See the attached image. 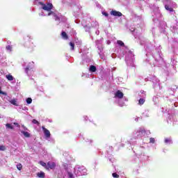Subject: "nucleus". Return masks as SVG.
Returning <instances> with one entry per match:
<instances>
[{
	"mask_svg": "<svg viewBox=\"0 0 178 178\" xmlns=\"http://www.w3.org/2000/svg\"><path fill=\"white\" fill-rule=\"evenodd\" d=\"M40 4L42 6V9H43V10H47V12H51L54 8V5H52L51 3H47V4H44V3L40 2Z\"/></svg>",
	"mask_w": 178,
	"mask_h": 178,
	"instance_id": "obj_1",
	"label": "nucleus"
},
{
	"mask_svg": "<svg viewBox=\"0 0 178 178\" xmlns=\"http://www.w3.org/2000/svg\"><path fill=\"white\" fill-rule=\"evenodd\" d=\"M165 2L167 4L165 5V9L166 10H168L169 12H173V8L171 7H169V5L172 3V1L166 0Z\"/></svg>",
	"mask_w": 178,
	"mask_h": 178,
	"instance_id": "obj_2",
	"label": "nucleus"
},
{
	"mask_svg": "<svg viewBox=\"0 0 178 178\" xmlns=\"http://www.w3.org/2000/svg\"><path fill=\"white\" fill-rule=\"evenodd\" d=\"M43 133L47 138H49L51 137V132L48 130L45 127H42Z\"/></svg>",
	"mask_w": 178,
	"mask_h": 178,
	"instance_id": "obj_3",
	"label": "nucleus"
},
{
	"mask_svg": "<svg viewBox=\"0 0 178 178\" xmlns=\"http://www.w3.org/2000/svg\"><path fill=\"white\" fill-rule=\"evenodd\" d=\"M47 167H48V170H49V169H51L52 170L55 169V168H56V163H55V162L49 161L47 162Z\"/></svg>",
	"mask_w": 178,
	"mask_h": 178,
	"instance_id": "obj_4",
	"label": "nucleus"
},
{
	"mask_svg": "<svg viewBox=\"0 0 178 178\" xmlns=\"http://www.w3.org/2000/svg\"><path fill=\"white\" fill-rule=\"evenodd\" d=\"M111 15H112V16H118V17H120L122 16V13L116 10H111Z\"/></svg>",
	"mask_w": 178,
	"mask_h": 178,
	"instance_id": "obj_5",
	"label": "nucleus"
},
{
	"mask_svg": "<svg viewBox=\"0 0 178 178\" xmlns=\"http://www.w3.org/2000/svg\"><path fill=\"white\" fill-rule=\"evenodd\" d=\"M123 92H122L120 90H118L115 94V97L119 98L120 99H122V98H123Z\"/></svg>",
	"mask_w": 178,
	"mask_h": 178,
	"instance_id": "obj_6",
	"label": "nucleus"
},
{
	"mask_svg": "<svg viewBox=\"0 0 178 178\" xmlns=\"http://www.w3.org/2000/svg\"><path fill=\"white\" fill-rule=\"evenodd\" d=\"M10 104H12V105H15V106H19V104H17V99H13L9 101Z\"/></svg>",
	"mask_w": 178,
	"mask_h": 178,
	"instance_id": "obj_7",
	"label": "nucleus"
},
{
	"mask_svg": "<svg viewBox=\"0 0 178 178\" xmlns=\"http://www.w3.org/2000/svg\"><path fill=\"white\" fill-rule=\"evenodd\" d=\"M61 37L62 38H63V40H69V36L67 35V33H66L65 31H62Z\"/></svg>",
	"mask_w": 178,
	"mask_h": 178,
	"instance_id": "obj_8",
	"label": "nucleus"
},
{
	"mask_svg": "<svg viewBox=\"0 0 178 178\" xmlns=\"http://www.w3.org/2000/svg\"><path fill=\"white\" fill-rule=\"evenodd\" d=\"M21 133L26 137V138H30L31 137V135L28 131H22Z\"/></svg>",
	"mask_w": 178,
	"mask_h": 178,
	"instance_id": "obj_9",
	"label": "nucleus"
},
{
	"mask_svg": "<svg viewBox=\"0 0 178 178\" xmlns=\"http://www.w3.org/2000/svg\"><path fill=\"white\" fill-rule=\"evenodd\" d=\"M89 71L92 73H95V72H97V67H95V65H90Z\"/></svg>",
	"mask_w": 178,
	"mask_h": 178,
	"instance_id": "obj_10",
	"label": "nucleus"
},
{
	"mask_svg": "<svg viewBox=\"0 0 178 178\" xmlns=\"http://www.w3.org/2000/svg\"><path fill=\"white\" fill-rule=\"evenodd\" d=\"M40 165H41V166H43V168H44V169H46V170H48V164L47 165L45 162L40 161L39 162Z\"/></svg>",
	"mask_w": 178,
	"mask_h": 178,
	"instance_id": "obj_11",
	"label": "nucleus"
},
{
	"mask_svg": "<svg viewBox=\"0 0 178 178\" xmlns=\"http://www.w3.org/2000/svg\"><path fill=\"white\" fill-rule=\"evenodd\" d=\"M30 70H33V67H31L30 65H27L26 67L25 68V73H26V74H29V72H30Z\"/></svg>",
	"mask_w": 178,
	"mask_h": 178,
	"instance_id": "obj_12",
	"label": "nucleus"
},
{
	"mask_svg": "<svg viewBox=\"0 0 178 178\" xmlns=\"http://www.w3.org/2000/svg\"><path fill=\"white\" fill-rule=\"evenodd\" d=\"M6 77L7 80H8V81H13V80L14 79L13 76H12V74H10L6 75Z\"/></svg>",
	"mask_w": 178,
	"mask_h": 178,
	"instance_id": "obj_13",
	"label": "nucleus"
},
{
	"mask_svg": "<svg viewBox=\"0 0 178 178\" xmlns=\"http://www.w3.org/2000/svg\"><path fill=\"white\" fill-rule=\"evenodd\" d=\"M138 133H141V134H145L146 131H145V129L144 128H140L138 130Z\"/></svg>",
	"mask_w": 178,
	"mask_h": 178,
	"instance_id": "obj_14",
	"label": "nucleus"
},
{
	"mask_svg": "<svg viewBox=\"0 0 178 178\" xmlns=\"http://www.w3.org/2000/svg\"><path fill=\"white\" fill-rule=\"evenodd\" d=\"M6 129H10V130H13V126H12V124L7 123L6 124Z\"/></svg>",
	"mask_w": 178,
	"mask_h": 178,
	"instance_id": "obj_15",
	"label": "nucleus"
},
{
	"mask_svg": "<svg viewBox=\"0 0 178 178\" xmlns=\"http://www.w3.org/2000/svg\"><path fill=\"white\" fill-rule=\"evenodd\" d=\"M38 176L40 178H44V177H45V173L40 172L38 173Z\"/></svg>",
	"mask_w": 178,
	"mask_h": 178,
	"instance_id": "obj_16",
	"label": "nucleus"
},
{
	"mask_svg": "<svg viewBox=\"0 0 178 178\" xmlns=\"http://www.w3.org/2000/svg\"><path fill=\"white\" fill-rule=\"evenodd\" d=\"M117 43L118 44V45H120V47H124V42H123V41L122 40H118Z\"/></svg>",
	"mask_w": 178,
	"mask_h": 178,
	"instance_id": "obj_17",
	"label": "nucleus"
},
{
	"mask_svg": "<svg viewBox=\"0 0 178 178\" xmlns=\"http://www.w3.org/2000/svg\"><path fill=\"white\" fill-rule=\"evenodd\" d=\"M70 45L71 47L70 48L71 51H74V43L73 42H70Z\"/></svg>",
	"mask_w": 178,
	"mask_h": 178,
	"instance_id": "obj_18",
	"label": "nucleus"
},
{
	"mask_svg": "<svg viewBox=\"0 0 178 178\" xmlns=\"http://www.w3.org/2000/svg\"><path fill=\"white\" fill-rule=\"evenodd\" d=\"M145 102V99H140L138 101L139 105H144Z\"/></svg>",
	"mask_w": 178,
	"mask_h": 178,
	"instance_id": "obj_19",
	"label": "nucleus"
},
{
	"mask_svg": "<svg viewBox=\"0 0 178 178\" xmlns=\"http://www.w3.org/2000/svg\"><path fill=\"white\" fill-rule=\"evenodd\" d=\"M17 169H18V170H22V169H23V165L22 163H19L17 165Z\"/></svg>",
	"mask_w": 178,
	"mask_h": 178,
	"instance_id": "obj_20",
	"label": "nucleus"
},
{
	"mask_svg": "<svg viewBox=\"0 0 178 178\" xmlns=\"http://www.w3.org/2000/svg\"><path fill=\"white\" fill-rule=\"evenodd\" d=\"M32 123L33 124H37L38 126H40V122H38L37 120H35V119H33V120H32Z\"/></svg>",
	"mask_w": 178,
	"mask_h": 178,
	"instance_id": "obj_21",
	"label": "nucleus"
},
{
	"mask_svg": "<svg viewBox=\"0 0 178 178\" xmlns=\"http://www.w3.org/2000/svg\"><path fill=\"white\" fill-rule=\"evenodd\" d=\"M32 102H33V99H32L31 97H28V98L26 99V103H27V104H31Z\"/></svg>",
	"mask_w": 178,
	"mask_h": 178,
	"instance_id": "obj_22",
	"label": "nucleus"
},
{
	"mask_svg": "<svg viewBox=\"0 0 178 178\" xmlns=\"http://www.w3.org/2000/svg\"><path fill=\"white\" fill-rule=\"evenodd\" d=\"M53 16H54V17L55 18V20H60V18H59V17H58V15H56V13H54V14H53Z\"/></svg>",
	"mask_w": 178,
	"mask_h": 178,
	"instance_id": "obj_23",
	"label": "nucleus"
},
{
	"mask_svg": "<svg viewBox=\"0 0 178 178\" xmlns=\"http://www.w3.org/2000/svg\"><path fill=\"white\" fill-rule=\"evenodd\" d=\"M112 176H113V177H114V178H119V177H120L119 175H118V174L115 173V172H113V173L112 174Z\"/></svg>",
	"mask_w": 178,
	"mask_h": 178,
	"instance_id": "obj_24",
	"label": "nucleus"
},
{
	"mask_svg": "<svg viewBox=\"0 0 178 178\" xmlns=\"http://www.w3.org/2000/svg\"><path fill=\"white\" fill-rule=\"evenodd\" d=\"M149 143H151L152 144H154L155 143V138H149Z\"/></svg>",
	"mask_w": 178,
	"mask_h": 178,
	"instance_id": "obj_25",
	"label": "nucleus"
},
{
	"mask_svg": "<svg viewBox=\"0 0 178 178\" xmlns=\"http://www.w3.org/2000/svg\"><path fill=\"white\" fill-rule=\"evenodd\" d=\"M6 147L4 145H0V151H5Z\"/></svg>",
	"mask_w": 178,
	"mask_h": 178,
	"instance_id": "obj_26",
	"label": "nucleus"
},
{
	"mask_svg": "<svg viewBox=\"0 0 178 178\" xmlns=\"http://www.w3.org/2000/svg\"><path fill=\"white\" fill-rule=\"evenodd\" d=\"M102 15L104 16H106V17H108V16H109V14H108V13H106V12H102Z\"/></svg>",
	"mask_w": 178,
	"mask_h": 178,
	"instance_id": "obj_27",
	"label": "nucleus"
},
{
	"mask_svg": "<svg viewBox=\"0 0 178 178\" xmlns=\"http://www.w3.org/2000/svg\"><path fill=\"white\" fill-rule=\"evenodd\" d=\"M6 49L8 51H12V47L10 45H8V46L6 47Z\"/></svg>",
	"mask_w": 178,
	"mask_h": 178,
	"instance_id": "obj_28",
	"label": "nucleus"
},
{
	"mask_svg": "<svg viewBox=\"0 0 178 178\" xmlns=\"http://www.w3.org/2000/svg\"><path fill=\"white\" fill-rule=\"evenodd\" d=\"M0 94H1L2 95H6V92H3L2 90H1V87H0Z\"/></svg>",
	"mask_w": 178,
	"mask_h": 178,
	"instance_id": "obj_29",
	"label": "nucleus"
},
{
	"mask_svg": "<svg viewBox=\"0 0 178 178\" xmlns=\"http://www.w3.org/2000/svg\"><path fill=\"white\" fill-rule=\"evenodd\" d=\"M165 143H170V139H169V138H165Z\"/></svg>",
	"mask_w": 178,
	"mask_h": 178,
	"instance_id": "obj_30",
	"label": "nucleus"
},
{
	"mask_svg": "<svg viewBox=\"0 0 178 178\" xmlns=\"http://www.w3.org/2000/svg\"><path fill=\"white\" fill-rule=\"evenodd\" d=\"M54 11H50L49 13H48V16H51V15H54Z\"/></svg>",
	"mask_w": 178,
	"mask_h": 178,
	"instance_id": "obj_31",
	"label": "nucleus"
},
{
	"mask_svg": "<svg viewBox=\"0 0 178 178\" xmlns=\"http://www.w3.org/2000/svg\"><path fill=\"white\" fill-rule=\"evenodd\" d=\"M14 124H15V126H17V127H19V126H20V125H19V124L17 122H14Z\"/></svg>",
	"mask_w": 178,
	"mask_h": 178,
	"instance_id": "obj_32",
	"label": "nucleus"
},
{
	"mask_svg": "<svg viewBox=\"0 0 178 178\" xmlns=\"http://www.w3.org/2000/svg\"><path fill=\"white\" fill-rule=\"evenodd\" d=\"M70 178H72V177H73V175L70 174Z\"/></svg>",
	"mask_w": 178,
	"mask_h": 178,
	"instance_id": "obj_33",
	"label": "nucleus"
},
{
	"mask_svg": "<svg viewBox=\"0 0 178 178\" xmlns=\"http://www.w3.org/2000/svg\"><path fill=\"white\" fill-rule=\"evenodd\" d=\"M24 129L25 130H27V128H26V127H24Z\"/></svg>",
	"mask_w": 178,
	"mask_h": 178,
	"instance_id": "obj_34",
	"label": "nucleus"
}]
</instances>
